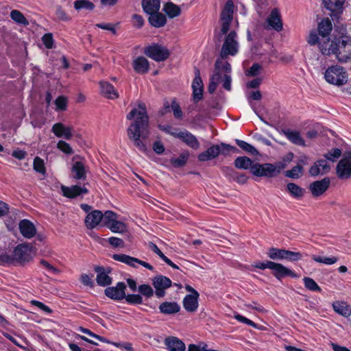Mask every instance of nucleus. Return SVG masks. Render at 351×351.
<instances>
[{"label": "nucleus", "mask_w": 351, "mask_h": 351, "mask_svg": "<svg viewBox=\"0 0 351 351\" xmlns=\"http://www.w3.org/2000/svg\"><path fill=\"white\" fill-rule=\"evenodd\" d=\"M126 118L128 120L135 118L127 130L128 138L140 151L146 152L147 147L144 141L149 135V125L145 104L140 103L138 109L134 108L127 114Z\"/></svg>", "instance_id": "nucleus-1"}, {"label": "nucleus", "mask_w": 351, "mask_h": 351, "mask_svg": "<svg viewBox=\"0 0 351 351\" xmlns=\"http://www.w3.org/2000/svg\"><path fill=\"white\" fill-rule=\"evenodd\" d=\"M234 9L233 1L228 0L220 14L219 23L221 29L219 38L226 35L220 52V56L223 60L227 58L228 56H235L239 51V44L237 40V32L232 30L228 33L230 24L233 20Z\"/></svg>", "instance_id": "nucleus-2"}, {"label": "nucleus", "mask_w": 351, "mask_h": 351, "mask_svg": "<svg viewBox=\"0 0 351 351\" xmlns=\"http://www.w3.org/2000/svg\"><path fill=\"white\" fill-rule=\"evenodd\" d=\"M253 267L264 270L265 269H269L272 271L274 276L279 280L282 278L290 276L291 278H297L298 275L290 269L286 267L283 265L278 263H275L271 261H266L265 262H255Z\"/></svg>", "instance_id": "nucleus-3"}, {"label": "nucleus", "mask_w": 351, "mask_h": 351, "mask_svg": "<svg viewBox=\"0 0 351 351\" xmlns=\"http://www.w3.org/2000/svg\"><path fill=\"white\" fill-rule=\"evenodd\" d=\"M336 58L342 63L351 61V38L343 35L338 38Z\"/></svg>", "instance_id": "nucleus-4"}, {"label": "nucleus", "mask_w": 351, "mask_h": 351, "mask_svg": "<svg viewBox=\"0 0 351 351\" xmlns=\"http://www.w3.org/2000/svg\"><path fill=\"white\" fill-rule=\"evenodd\" d=\"M326 80L335 85H343L347 82V75L343 67L335 65L329 67L325 72Z\"/></svg>", "instance_id": "nucleus-5"}, {"label": "nucleus", "mask_w": 351, "mask_h": 351, "mask_svg": "<svg viewBox=\"0 0 351 351\" xmlns=\"http://www.w3.org/2000/svg\"><path fill=\"white\" fill-rule=\"evenodd\" d=\"M336 174L341 180L351 178V151L345 152L336 167Z\"/></svg>", "instance_id": "nucleus-6"}, {"label": "nucleus", "mask_w": 351, "mask_h": 351, "mask_svg": "<svg viewBox=\"0 0 351 351\" xmlns=\"http://www.w3.org/2000/svg\"><path fill=\"white\" fill-rule=\"evenodd\" d=\"M144 53L156 62L164 61L169 56V50L165 47L159 44H154L147 47L144 50Z\"/></svg>", "instance_id": "nucleus-7"}, {"label": "nucleus", "mask_w": 351, "mask_h": 351, "mask_svg": "<svg viewBox=\"0 0 351 351\" xmlns=\"http://www.w3.org/2000/svg\"><path fill=\"white\" fill-rule=\"evenodd\" d=\"M276 171L274 165L271 163H254L252 166L251 173L257 177L271 178L275 177Z\"/></svg>", "instance_id": "nucleus-8"}, {"label": "nucleus", "mask_w": 351, "mask_h": 351, "mask_svg": "<svg viewBox=\"0 0 351 351\" xmlns=\"http://www.w3.org/2000/svg\"><path fill=\"white\" fill-rule=\"evenodd\" d=\"M152 285L155 288V294L158 298H162L165 295V289L172 285L171 280L162 275H158L152 279Z\"/></svg>", "instance_id": "nucleus-9"}, {"label": "nucleus", "mask_w": 351, "mask_h": 351, "mask_svg": "<svg viewBox=\"0 0 351 351\" xmlns=\"http://www.w3.org/2000/svg\"><path fill=\"white\" fill-rule=\"evenodd\" d=\"M112 258L117 261H119L123 263H125L126 265L136 268L137 266L136 263H138L143 267L148 269L149 270L153 271L154 267L152 265H151L149 263L145 262L143 261H141L138 258L130 256L129 255L123 254H113Z\"/></svg>", "instance_id": "nucleus-10"}, {"label": "nucleus", "mask_w": 351, "mask_h": 351, "mask_svg": "<svg viewBox=\"0 0 351 351\" xmlns=\"http://www.w3.org/2000/svg\"><path fill=\"white\" fill-rule=\"evenodd\" d=\"M126 285L123 282H118L114 287H108L105 291V295L114 300H121L125 296Z\"/></svg>", "instance_id": "nucleus-11"}, {"label": "nucleus", "mask_w": 351, "mask_h": 351, "mask_svg": "<svg viewBox=\"0 0 351 351\" xmlns=\"http://www.w3.org/2000/svg\"><path fill=\"white\" fill-rule=\"evenodd\" d=\"M195 78L192 83L193 99L195 103L199 101L203 97V82L200 77V71L195 67Z\"/></svg>", "instance_id": "nucleus-12"}, {"label": "nucleus", "mask_w": 351, "mask_h": 351, "mask_svg": "<svg viewBox=\"0 0 351 351\" xmlns=\"http://www.w3.org/2000/svg\"><path fill=\"white\" fill-rule=\"evenodd\" d=\"M86 184H84L83 186H80L79 185H73L70 187L66 186H61V191L64 197L68 198H75L80 195L87 194L88 193V190L85 187Z\"/></svg>", "instance_id": "nucleus-13"}, {"label": "nucleus", "mask_w": 351, "mask_h": 351, "mask_svg": "<svg viewBox=\"0 0 351 351\" xmlns=\"http://www.w3.org/2000/svg\"><path fill=\"white\" fill-rule=\"evenodd\" d=\"M330 184L329 178H324L321 180L312 182L309 186V189L314 197H318L328 189Z\"/></svg>", "instance_id": "nucleus-14"}, {"label": "nucleus", "mask_w": 351, "mask_h": 351, "mask_svg": "<svg viewBox=\"0 0 351 351\" xmlns=\"http://www.w3.org/2000/svg\"><path fill=\"white\" fill-rule=\"evenodd\" d=\"M176 138L182 140L186 145L193 149H198L200 147V143L195 136L187 130L178 132Z\"/></svg>", "instance_id": "nucleus-15"}, {"label": "nucleus", "mask_w": 351, "mask_h": 351, "mask_svg": "<svg viewBox=\"0 0 351 351\" xmlns=\"http://www.w3.org/2000/svg\"><path fill=\"white\" fill-rule=\"evenodd\" d=\"M330 169V165L326 159L317 160L309 169V173L312 176H317L319 174L327 173Z\"/></svg>", "instance_id": "nucleus-16"}, {"label": "nucleus", "mask_w": 351, "mask_h": 351, "mask_svg": "<svg viewBox=\"0 0 351 351\" xmlns=\"http://www.w3.org/2000/svg\"><path fill=\"white\" fill-rule=\"evenodd\" d=\"M13 258L21 263L29 261L31 254L28 247L25 245H18L13 252Z\"/></svg>", "instance_id": "nucleus-17"}, {"label": "nucleus", "mask_w": 351, "mask_h": 351, "mask_svg": "<svg viewBox=\"0 0 351 351\" xmlns=\"http://www.w3.org/2000/svg\"><path fill=\"white\" fill-rule=\"evenodd\" d=\"M104 218L103 213L99 210H95L90 212L85 219V224L87 228L93 229L102 223V219Z\"/></svg>", "instance_id": "nucleus-18"}, {"label": "nucleus", "mask_w": 351, "mask_h": 351, "mask_svg": "<svg viewBox=\"0 0 351 351\" xmlns=\"http://www.w3.org/2000/svg\"><path fill=\"white\" fill-rule=\"evenodd\" d=\"M95 271L97 273L96 281L98 285L106 287L112 284V279L108 276L110 269L103 267H96Z\"/></svg>", "instance_id": "nucleus-19"}, {"label": "nucleus", "mask_w": 351, "mask_h": 351, "mask_svg": "<svg viewBox=\"0 0 351 351\" xmlns=\"http://www.w3.org/2000/svg\"><path fill=\"white\" fill-rule=\"evenodd\" d=\"M19 230L21 234L27 239H32L36 234L34 225L27 219H23L20 221Z\"/></svg>", "instance_id": "nucleus-20"}, {"label": "nucleus", "mask_w": 351, "mask_h": 351, "mask_svg": "<svg viewBox=\"0 0 351 351\" xmlns=\"http://www.w3.org/2000/svg\"><path fill=\"white\" fill-rule=\"evenodd\" d=\"M337 41L338 38H336L335 40H330L329 38H326V40L319 43V49L322 53L326 56L330 54H335L336 56Z\"/></svg>", "instance_id": "nucleus-21"}, {"label": "nucleus", "mask_w": 351, "mask_h": 351, "mask_svg": "<svg viewBox=\"0 0 351 351\" xmlns=\"http://www.w3.org/2000/svg\"><path fill=\"white\" fill-rule=\"evenodd\" d=\"M269 25L273 29L279 32L282 29L281 16L278 9L274 8L267 20Z\"/></svg>", "instance_id": "nucleus-22"}, {"label": "nucleus", "mask_w": 351, "mask_h": 351, "mask_svg": "<svg viewBox=\"0 0 351 351\" xmlns=\"http://www.w3.org/2000/svg\"><path fill=\"white\" fill-rule=\"evenodd\" d=\"M165 345L170 351H185L184 343L176 337H169L165 339Z\"/></svg>", "instance_id": "nucleus-23"}, {"label": "nucleus", "mask_w": 351, "mask_h": 351, "mask_svg": "<svg viewBox=\"0 0 351 351\" xmlns=\"http://www.w3.org/2000/svg\"><path fill=\"white\" fill-rule=\"evenodd\" d=\"M199 294L186 295L183 300V306L185 310L190 313L196 311L198 307V298Z\"/></svg>", "instance_id": "nucleus-24"}, {"label": "nucleus", "mask_w": 351, "mask_h": 351, "mask_svg": "<svg viewBox=\"0 0 351 351\" xmlns=\"http://www.w3.org/2000/svg\"><path fill=\"white\" fill-rule=\"evenodd\" d=\"M292 143L299 145L305 146L304 140L301 137L298 131L291 130L290 129H283L281 132Z\"/></svg>", "instance_id": "nucleus-25"}, {"label": "nucleus", "mask_w": 351, "mask_h": 351, "mask_svg": "<svg viewBox=\"0 0 351 351\" xmlns=\"http://www.w3.org/2000/svg\"><path fill=\"white\" fill-rule=\"evenodd\" d=\"M73 178L77 180H84L86 178V171L84 165L81 161L75 162L71 167Z\"/></svg>", "instance_id": "nucleus-26"}, {"label": "nucleus", "mask_w": 351, "mask_h": 351, "mask_svg": "<svg viewBox=\"0 0 351 351\" xmlns=\"http://www.w3.org/2000/svg\"><path fill=\"white\" fill-rule=\"evenodd\" d=\"M133 68L139 74H145L148 72L149 64L143 56H139L133 61Z\"/></svg>", "instance_id": "nucleus-27"}, {"label": "nucleus", "mask_w": 351, "mask_h": 351, "mask_svg": "<svg viewBox=\"0 0 351 351\" xmlns=\"http://www.w3.org/2000/svg\"><path fill=\"white\" fill-rule=\"evenodd\" d=\"M220 154V148L218 145H212L206 151L198 155L199 161H206L217 158Z\"/></svg>", "instance_id": "nucleus-28"}, {"label": "nucleus", "mask_w": 351, "mask_h": 351, "mask_svg": "<svg viewBox=\"0 0 351 351\" xmlns=\"http://www.w3.org/2000/svg\"><path fill=\"white\" fill-rule=\"evenodd\" d=\"M158 308L161 313L166 315L175 314L180 310V305L176 302H164Z\"/></svg>", "instance_id": "nucleus-29"}, {"label": "nucleus", "mask_w": 351, "mask_h": 351, "mask_svg": "<svg viewBox=\"0 0 351 351\" xmlns=\"http://www.w3.org/2000/svg\"><path fill=\"white\" fill-rule=\"evenodd\" d=\"M332 29V25L331 21L328 18L323 19L317 25V30L319 35L323 39H325L329 36Z\"/></svg>", "instance_id": "nucleus-30"}, {"label": "nucleus", "mask_w": 351, "mask_h": 351, "mask_svg": "<svg viewBox=\"0 0 351 351\" xmlns=\"http://www.w3.org/2000/svg\"><path fill=\"white\" fill-rule=\"evenodd\" d=\"M101 93V94L109 99H113L119 97L117 91L114 87L108 82H100Z\"/></svg>", "instance_id": "nucleus-31"}, {"label": "nucleus", "mask_w": 351, "mask_h": 351, "mask_svg": "<svg viewBox=\"0 0 351 351\" xmlns=\"http://www.w3.org/2000/svg\"><path fill=\"white\" fill-rule=\"evenodd\" d=\"M149 14V16L148 21L153 27H163L166 24V16L163 14L158 12V11Z\"/></svg>", "instance_id": "nucleus-32"}, {"label": "nucleus", "mask_w": 351, "mask_h": 351, "mask_svg": "<svg viewBox=\"0 0 351 351\" xmlns=\"http://www.w3.org/2000/svg\"><path fill=\"white\" fill-rule=\"evenodd\" d=\"M142 7L145 12L153 14L159 11L160 8V0H142Z\"/></svg>", "instance_id": "nucleus-33"}, {"label": "nucleus", "mask_w": 351, "mask_h": 351, "mask_svg": "<svg viewBox=\"0 0 351 351\" xmlns=\"http://www.w3.org/2000/svg\"><path fill=\"white\" fill-rule=\"evenodd\" d=\"M287 191L290 195L295 199H301L305 193V189L293 182L287 184Z\"/></svg>", "instance_id": "nucleus-34"}, {"label": "nucleus", "mask_w": 351, "mask_h": 351, "mask_svg": "<svg viewBox=\"0 0 351 351\" xmlns=\"http://www.w3.org/2000/svg\"><path fill=\"white\" fill-rule=\"evenodd\" d=\"M332 308L336 313L345 317L351 315V307L345 302H335L332 304Z\"/></svg>", "instance_id": "nucleus-35"}, {"label": "nucleus", "mask_w": 351, "mask_h": 351, "mask_svg": "<svg viewBox=\"0 0 351 351\" xmlns=\"http://www.w3.org/2000/svg\"><path fill=\"white\" fill-rule=\"evenodd\" d=\"M189 155V151H184L178 158H171L170 163L176 168L182 167L186 164Z\"/></svg>", "instance_id": "nucleus-36"}, {"label": "nucleus", "mask_w": 351, "mask_h": 351, "mask_svg": "<svg viewBox=\"0 0 351 351\" xmlns=\"http://www.w3.org/2000/svg\"><path fill=\"white\" fill-rule=\"evenodd\" d=\"M234 166L239 169H252V166L254 165L252 160L247 156L237 157L234 162Z\"/></svg>", "instance_id": "nucleus-37"}, {"label": "nucleus", "mask_w": 351, "mask_h": 351, "mask_svg": "<svg viewBox=\"0 0 351 351\" xmlns=\"http://www.w3.org/2000/svg\"><path fill=\"white\" fill-rule=\"evenodd\" d=\"M285 249H280L276 247H271L268 250L267 253V256L274 261L285 260Z\"/></svg>", "instance_id": "nucleus-38"}, {"label": "nucleus", "mask_w": 351, "mask_h": 351, "mask_svg": "<svg viewBox=\"0 0 351 351\" xmlns=\"http://www.w3.org/2000/svg\"><path fill=\"white\" fill-rule=\"evenodd\" d=\"M163 10L168 15V16L171 19L179 16L181 13L180 7L173 4V3H167L165 4Z\"/></svg>", "instance_id": "nucleus-39"}, {"label": "nucleus", "mask_w": 351, "mask_h": 351, "mask_svg": "<svg viewBox=\"0 0 351 351\" xmlns=\"http://www.w3.org/2000/svg\"><path fill=\"white\" fill-rule=\"evenodd\" d=\"M303 167L302 165H297L294 166L291 170H287L284 172V175L289 178L298 179L302 175Z\"/></svg>", "instance_id": "nucleus-40"}, {"label": "nucleus", "mask_w": 351, "mask_h": 351, "mask_svg": "<svg viewBox=\"0 0 351 351\" xmlns=\"http://www.w3.org/2000/svg\"><path fill=\"white\" fill-rule=\"evenodd\" d=\"M344 1L345 0H324V3L326 9L334 12L341 10Z\"/></svg>", "instance_id": "nucleus-41"}, {"label": "nucleus", "mask_w": 351, "mask_h": 351, "mask_svg": "<svg viewBox=\"0 0 351 351\" xmlns=\"http://www.w3.org/2000/svg\"><path fill=\"white\" fill-rule=\"evenodd\" d=\"M236 143L243 151L251 154L253 156L258 154V152L254 147L244 141L236 139Z\"/></svg>", "instance_id": "nucleus-42"}, {"label": "nucleus", "mask_w": 351, "mask_h": 351, "mask_svg": "<svg viewBox=\"0 0 351 351\" xmlns=\"http://www.w3.org/2000/svg\"><path fill=\"white\" fill-rule=\"evenodd\" d=\"M311 258L319 263H323L327 265H330L336 263L339 258L336 256H331V257H324L321 256H317V255H312Z\"/></svg>", "instance_id": "nucleus-43"}, {"label": "nucleus", "mask_w": 351, "mask_h": 351, "mask_svg": "<svg viewBox=\"0 0 351 351\" xmlns=\"http://www.w3.org/2000/svg\"><path fill=\"white\" fill-rule=\"evenodd\" d=\"M11 19L18 24L25 26L29 25V22L24 15L19 10H14L10 12Z\"/></svg>", "instance_id": "nucleus-44"}, {"label": "nucleus", "mask_w": 351, "mask_h": 351, "mask_svg": "<svg viewBox=\"0 0 351 351\" xmlns=\"http://www.w3.org/2000/svg\"><path fill=\"white\" fill-rule=\"evenodd\" d=\"M107 228H109L112 232L115 233H123L127 230L125 224L120 221H118L117 219L114 220V221Z\"/></svg>", "instance_id": "nucleus-45"}, {"label": "nucleus", "mask_w": 351, "mask_h": 351, "mask_svg": "<svg viewBox=\"0 0 351 351\" xmlns=\"http://www.w3.org/2000/svg\"><path fill=\"white\" fill-rule=\"evenodd\" d=\"M215 72L224 71L226 74H228L231 72V66L228 62H223L221 60L217 59L215 63Z\"/></svg>", "instance_id": "nucleus-46"}, {"label": "nucleus", "mask_w": 351, "mask_h": 351, "mask_svg": "<svg viewBox=\"0 0 351 351\" xmlns=\"http://www.w3.org/2000/svg\"><path fill=\"white\" fill-rule=\"evenodd\" d=\"M222 76L219 72H215L213 76L210 79V83L208 85V92L213 93L217 88V84L221 80Z\"/></svg>", "instance_id": "nucleus-47"}, {"label": "nucleus", "mask_w": 351, "mask_h": 351, "mask_svg": "<svg viewBox=\"0 0 351 351\" xmlns=\"http://www.w3.org/2000/svg\"><path fill=\"white\" fill-rule=\"evenodd\" d=\"M74 8L76 10L86 9L88 10H93L95 8L93 3L88 0H77L74 1Z\"/></svg>", "instance_id": "nucleus-48"}, {"label": "nucleus", "mask_w": 351, "mask_h": 351, "mask_svg": "<svg viewBox=\"0 0 351 351\" xmlns=\"http://www.w3.org/2000/svg\"><path fill=\"white\" fill-rule=\"evenodd\" d=\"M304 287L311 291H322L319 286L317 284V282L310 277H304L303 278Z\"/></svg>", "instance_id": "nucleus-49"}, {"label": "nucleus", "mask_w": 351, "mask_h": 351, "mask_svg": "<svg viewBox=\"0 0 351 351\" xmlns=\"http://www.w3.org/2000/svg\"><path fill=\"white\" fill-rule=\"evenodd\" d=\"M103 216L104 218L102 219V226L106 227L111 224L114 220L117 219V215L111 210H106L104 213H103Z\"/></svg>", "instance_id": "nucleus-50"}, {"label": "nucleus", "mask_w": 351, "mask_h": 351, "mask_svg": "<svg viewBox=\"0 0 351 351\" xmlns=\"http://www.w3.org/2000/svg\"><path fill=\"white\" fill-rule=\"evenodd\" d=\"M138 291L141 295L145 296L147 298H152L154 294V291L149 285L143 284L138 287Z\"/></svg>", "instance_id": "nucleus-51"}, {"label": "nucleus", "mask_w": 351, "mask_h": 351, "mask_svg": "<svg viewBox=\"0 0 351 351\" xmlns=\"http://www.w3.org/2000/svg\"><path fill=\"white\" fill-rule=\"evenodd\" d=\"M33 168L36 172L43 175H45L46 173L44 160L38 156L35 157L34 159Z\"/></svg>", "instance_id": "nucleus-52"}, {"label": "nucleus", "mask_w": 351, "mask_h": 351, "mask_svg": "<svg viewBox=\"0 0 351 351\" xmlns=\"http://www.w3.org/2000/svg\"><path fill=\"white\" fill-rule=\"evenodd\" d=\"M127 303L130 304L136 305L143 304V297L140 294H128L123 298Z\"/></svg>", "instance_id": "nucleus-53"}, {"label": "nucleus", "mask_w": 351, "mask_h": 351, "mask_svg": "<svg viewBox=\"0 0 351 351\" xmlns=\"http://www.w3.org/2000/svg\"><path fill=\"white\" fill-rule=\"evenodd\" d=\"M342 154V152L339 148H334L330 150L328 153L324 154V158L327 160L335 162Z\"/></svg>", "instance_id": "nucleus-54"}, {"label": "nucleus", "mask_w": 351, "mask_h": 351, "mask_svg": "<svg viewBox=\"0 0 351 351\" xmlns=\"http://www.w3.org/2000/svg\"><path fill=\"white\" fill-rule=\"evenodd\" d=\"M219 146L220 148V154L223 155H228L230 152H239V150L236 147L232 146L224 143H221Z\"/></svg>", "instance_id": "nucleus-55"}, {"label": "nucleus", "mask_w": 351, "mask_h": 351, "mask_svg": "<svg viewBox=\"0 0 351 351\" xmlns=\"http://www.w3.org/2000/svg\"><path fill=\"white\" fill-rule=\"evenodd\" d=\"M285 260H288L292 262L298 261L302 258V255L300 252H292L290 250H286Z\"/></svg>", "instance_id": "nucleus-56"}, {"label": "nucleus", "mask_w": 351, "mask_h": 351, "mask_svg": "<svg viewBox=\"0 0 351 351\" xmlns=\"http://www.w3.org/2000/svg\"><path fill=\"white\" fill-rule=\"evenodd\" d=\"M171 108L173 112V115L176 119H181L182 117V111L180 108V105L177 103L175 99H173L171 103Z\"/></svg>", "instance_id": "nucleus-57"}, {"label": "nucleus", "mask_w": 351, "mask_h": 351, "mask_svg": "<svg viewBox=\"0 0 351 351\" xmlns=\"http://www.w3.org/2000/svg\"><path fill=\"white\" fill-rule=\"evenodd\" d=\"M42 41L47 49H51L53 45V35L51 33L45 34L42 37Z\"/></svg>", "instance_id": "nucleus-58"}, {"label": "nucleus", "mask_w": 351, "mask_h": 351, "mask_svg": "<svg viewBox=\"0 0 351 351\" xmlns=\"http://www.w3.org/2000/svg\"><path fill=\"white\" fill-rule=\"evenodd\" d=\"M55 104L56 106L57 110H65L67 106V99L65 97L59 96L55 100Z\"/></svg>", "instance_id": "nucleus-59"}, {"label": "nucleus", "mask_w": 351, "mask_h": 351, "mask_svg": "<svg viewBox=\"0 0 351 351\" xmlns=\"http://www.w3.org/2000/svg\"><path fill=\"white\" fill-rule=\"evenodd\" d=\"M58 148L66 154H71L73 153L70 145L64 141H59L58 143Z\"/></svg>", "instance_id": "nucleus-60"}, {"label": "nucleus", "mask_w": 351, "mask_h": 351, "mask_svg": "<svg viewBox=\"0 0 351 351\" xmlns=\"http://www.w3.org/2000/svg\"><path fill=\"white\" fill-rule=\"evenodd\" d=\"M64 124L62 123H55L51 129V132L57 136V137H62V133L64 131Z\"/></svg>", "instance_id": "nucleus-61"}, {"label": "nucleus", "mask_w": 351, "mask_h": 351, "mask_svg": "<svg viewBox=\"0 0 351 351\" xmlns=\"http://www.w3.org/2000/svg\"><path fill=\"white\" fill-rule=\"evenodd\" d=\"M56 15L57 18L63 21H67L70 20V17L67 15L66 12L61 8L58 7L56 11Z\"/></svg>", "instance_id": "nucleus-62"}, {"label": "nucleus", "mask_w": 351, "mask_h": 351, "mask_svg": "<svg viewBox=\"0 0 351 351\" xmlns=\"http://www.w3.org/2000/svg\"><path fill=\"white\" fill-rule=\"evenodd\" d=\"M261 66L258 63H254L250 69L247 71V75L249 76H256L260 73Z\"/></svg>", "instance_id": "nucleus-63"}, {"label": "nucleus", "mask_w": 351, "mask_h": 351, "mask_svg": "<svg viewBox=\"0 0 351 351\" xmlns=\"http://www.w3.org/2000/svg\"><path fill=\"white\" fill-rule=\"evenodd\" d=\"M109 243L114 247H123L124 246V241L118 237H112L108 239Z\"/></svg>", "instance_id": "nucleus-64"}]
</instances>
